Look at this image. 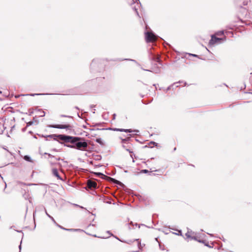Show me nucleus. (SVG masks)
Here are the masks:
<instances>
[{
	"label": "nucleus",
	"instance_id": "ea45409f",
	"mask_svg": "<svg viewBox=\"0 0 252 252\" xmlns=\"http://www.w3.org/2000/svg\"><path fill=\"white\" fill-rule=\"evenodd\" d=\"M144 70H145V71H152L151 70H149V69H143Z\"/></svg>",
	"mask_w": 252,
	"mask_h": 252
},
{
	"label": "nucleus",
	"instance_id": "58836bf2",
	"mask_svg": "<svg viewBox=\"0 0 252 252\" xmlns=\"http://www.w3.org/2000/svg\"><path fill=\"white\" fill-rule=\"evenodd\" d=\"M21 243H22V241L21 242ZM19 249H20V250H21V244L19 245Z\"/></svg>",
	"mask_w": 252,
	"mask_h": 252
},
{
	"label": "nucleus",
	"instance_id": "5701e85b",
	"mask_svg": "<svg viewBox=\"0 0 252 252\" xmlns=\"http://www.w3.org/2000/svg\"><path fill=\"white\" fill-rule=\"evenodd\" d=\"M60 117H67V118H71V119L73 118V117L72 116H67V115H61Z\"/></svg>",
	"mask_w": 252,
	"mask_h": 252
},
{
	"label": "nucleus",
	"instance_id": "f704fd0d",
	"mask_svg": "<svg viewBox=\"0 0 252 252\" xmlns=\"http://www.w3.org/2000/svg\"><path fill=\"white\" fill-rule=\"evenodd\" d=\"M150 143L152 144H154V145H157V143L156 142H153V141H151L150 142Z\"/></svg>",
	"mask_w": 252,
	"mask_h": 252
},
{
	"label": "nucleus",
	"instance_id": "412c9836",
	"mask_svg": "<svg viewBox=\"0 0 252 252\" xmlns=\"http://www.w3.org/2000/svg\"><path fill=\"white\" fill-rule=\"evenodd\" d=\"M45 155H47L48 156V157H49L50 158H55V156H53V155H51L50 154H48V153H45Z\"/></svg>",
	"mask_w": 252,
	"mask_h": 252
},
{
	"label": "nucleus",
	"instance_id": "8fccbe9b",
	"mask_svg": "<svg viewBox=\"0 0 252 252\" xmlns=\"http://www.w3.org/2000/svg\"><path fill=\"white\" fill-rule=\"evenodd\" d=\"M6 187V184L5 183V188Z\"/></svg>",
	"mask_w": 252,
	"mask_h": 252
},
{
	"label": "nucleus",
	"instance_id": "49530a36",
	"mask_svg": "<svg viewBox=\"0 0 252 252\" xmlns=\"http://www.w3.org/2000/svg\"><path fill=\"white\" fill-rule=\"evenodd\" d=\"M77 115H78V116L79 118H80V116L79 114L78 113H77Z\"/></svg>",
	"mask_w": 252,
	"mask_h": 252
},
{
	"label": "nucleus",
	"instance_id": "3c124183",
	"mask_svg": "<svg viewBox=\"0 0 252 252\" xmlns=\"http://www.w3.org/2000/svg\"><path fill=\"white\" fill-rule=\"evenodd\" d=\"M208 234H209V233H208ZM209 235L212 236V235L211 234H209Z\"/></svg>",
	"mask_w": 252,
	"mask_h": 252
},
{
	"label": "nucleus",
	"instance_id": "de8ad7c7",
	"mask_svg": "<svg viewBox=\"0 0 252 252\" xmlns=\"http://www.w3.org/2000/svg\"><path fill=\"white\" fill-rule=\"evenodd\" d=\"M91 225L93 226L94 225H93V224H90L89 225L88 227H89V226H91Z\"/></svg>",
	"mask_w": 252,
	"mask_h": 252
},
{
	"label": "nucleus",
	"instance_id": "393cba45",
	"mask_svg": "<svg viewBox=\"0 0 252 252\" xmlns=\"http://www.w3.org/2000/svg\"><path fill=\"white\" fill-rule=\"evenodd\" d=\"M132 8L135 10L137 15L139 16V13H138V11H137V9L136 8V7L134 6V7H133Z\"/></svg>",
	"mask_w": 252,
	"mask_h": 252
},
{
	"label": "nucleus",
	"instance_id": "c85d7f7f",
	"mask_svg": "<svg viewBox=\"0 0 252 252\" xmlns=\"http://www.w3.org/2000/svg\"><path fill=\"white\" fill-rule=\"evenodd\" d=\"M44 209L46 215L49 218V216H51L47 213V212L45 208H44Z\"/></svg>",
	"mask_w": 252,
	"mask_h": 252
},
{
	"label": "nucleus",
	"instance_id": "603ef678",
	"mask_svg": "<svg viewBox=\"0 0 252 252\" xmlns=\"http://www.w3.org/2000/svg\"><path fill=\"white\" fill-rule=\"evenodd\" d=\"M136 0V1H139V0Z\"/></svg>",
	"mask_w": 252,
	"mask_h": 252
},
{
	"label": "nucleus",
	"instance_id": "a878e982",
	"mask_svg": "<svg viewBox=\"0 0 252 252\" xmlns=\"http://www.w3.org/2000/svg\"><path fill=\"white\" fill-rule=\"evenodd\" d=\"M159 71H160V69H159V67H158L156 69L154 70V72H155L156 73L159 72Z\"/></svg>",
	"mask_w": 252,
	"mask_h": 252
},
{
	"label": "nucleus",
	"instance_id": "9b49d317",
	"mask_svg": "<svg viewBox=\"0 0 252 252\" xmlns=\"http://www.w3.org/2000/svg\"><path fill=\"white\" fill-rule=\"evenodd\" d=\"M52 173L54 176L56 177L58 179L63 181V178L60 176L59 173L58 172V171L57 169L56 168H53L52 170Z\"/></svg>",
	"mask_w": 252,
	"mask_h": 252
},
{
	"label": "nucleus",
	"instance_id": "c03bdc74",
	"mask_svg": "<svg viewBox=\"0 0 252 252\" xmlns=\"http://www.w3.org/2000/svg\"><path fill=\"white\" fill-rule=\"evenodd\" d=\"M75 108L78 110L79 109V108L77 107V106H75Z\"/></svg>",
	"mask_w": 252,
	"mask_h": 252
},
{
	"label": "nucleus",
	"instance_id": "20e7f679",
	"mask_svg": "<svg viewBox=\"0 0 252 252\" xmlns=\"http://www.w3.org/2000/svg\"><path fill=\"white\" fill-rule=\"evenodd\" d=\"M185 236H186L187 238H189L191 240H194L199 242H201L200 240H197V237L196 236V233L193 232L189 229H188V231L185 234Z\"/></svg>",
	"mask_w": 252,
	"mask_h": 252
},
{
	"label": "nucleus",
	"instance_id": "1a4fd4ad",
	"mask_svg": "<svg viewBox=\"0 0 252 252\" xmlns=\"http://www.w3.org/2000/svg\"><path fill=\"white\" fill-rule=\"evenodd\" d=\"M97 184L95 182L92 181V180H88L87 182V187L90 189H95L96 188Z\"/></svg>",
	"mask_w": 252,
	"mask_h": 252
},
{
	"label": "nucleus",
	"instance_id": "6ab92c4d",
	"mask_svg": "<svg viewBox=\"0 0 252 252\" xmlns=\"http://www.w3.org/2000/svg\"><path fill=\"white\" fill-rule=\"evenodd\" d=\"M124 60H128V61H130L131 62H133V63H136L137 64L139 65V64L137 62V61L135 60H132V59H124Z\"/></svg>",
	"mask_w": 252,
	"mask_h": 252
},
{
	"label": "nucleus",
	"instance_id": "cd10ccee",
	"mask_svg": "<svg viewBox=\"0 0 252 252\" xmlns=\"http://www.w3.org/2000/svg\"><path fill=\"white\" fill-rule=\"evenodd\" d=\"M175 234H176V235H181V236L182 235V231L181 230H178V233H176Z\"/></svg>",
	"mask_w": 252,
	"mask_h": 252
},
{
	"label": "nucleus",
	"instance_id": "ddd939ff",
	"mask_svg": "<svg viewBox=\"0 0 252 252\" xmlns=\"http://www.w3.org/2000/svg\"><path fill=\"white\" fill-rule=\"evenodd\" d=\"M153 60L156 62L158 63L160 65H161V64L160 63V59H159V57H158H158H153Z\"/></svg>",
	"mask_w": 252,
	"mask_h": 252
},
{
	"label": "nucleus",
	"instance_id": "bb28decb",
	"mask_svg": "<svg viewBox=\"0 0 252 252\" xmlns=\"http://www.w3.org/2000/svg\"><path fill=\"white\" fill-rule=\"evenodd\" d=\"M73 205L75 206H76V207H80V208H82V209H86L85 208H84L82 206H81L78 204H73Z\"/></svg>",
	"mask_w": 252,
	"mask_h": 252
},
{
	"label": "nucleus",
	"instance_id": "4468645a",
	"mask_svg": "<svg viewBox=\"0 0 252 252\" xmlns=\"http://www.w3.org/2000/svg\"><path fill=\"white\" fill-rule=\"evenodd\" d=\"M95 141L97 143H99V144L103 145V142L100 138H96Z\"/></svg>",
	"mask_w": 252,
	"mask_h": 252
},
{
	"label": "nucleus",
	"instance_id": "aec40b11",
	"mask_svg": "<svg viewBox=\"0 0 252 252\" xmlns=\"http://www.w3.org/2000/svg\"><path fill=\"white\" fill-rule=\"evenodd\" d=\"M49 218L52 220V221L56 224L58 225V223L56 222L52 216H49Z\"/></svg>",
	"mask_w": 252,
	"mask_h": 252
},
{
	"label": "nucleus",
	"instance_id": "37998d69",
	"mask_svg": "<svg viewBox=\"0 0 252 252\" xmlns=\"http://www.w3.org/2000/svg\"><path fill=\"white\" fill-rule=\"evenodd\" d=\"M126 151H128L129 153H131V152L129 150H128L127 149H126Z\"/></svg>",
	"mask_w": 252,
	"mask_h": 252
},
{
	"label": "nucleus",
	"instance_id": "f8f14e48",
	"mask_svg": "<svg viewBox=\"0 0 252 252\" xmlns=\"http://www.w3.org/2000/svg\"><path fill=\"white\" fill-rule=\"evenodd\" d=\"M49 94H27L26 95H31V96H34V95H49Z\"/></svg>",
	"mask_w": 252,
	"mask_h": 252
},
{
	"label": "nucleus",
	"instance_id": "7c9ffc66",
	"mask_svg": "<svg viewBox=\"0 0 252 252\" xmlns=\"http://www.w3.org/2000/svg\"><path fill=\"white\" fill-rule=\"evenodd\" d=\"M189 56H193V57H198V55H195V54H189Z\"/></svg>",
	"mask_w": 252,
	"mask_h": 252
},
{
	"label": "nucleus",
	"instance_id": "f03ea898",
	"mask_svg": "<svg viewBox=\"0 0 252 252\" xmlns=\"http://www.w3.org/2000/svg\"><path fill=\"white\" fill-rule=\"evenodd\" d=\"M146 42H152L157 40V36L152 32H146L145 33Z\"/></svg>",
	"mask_w": 252,
	"mask_h": 252
},
{
	"label": "nucleus",
	"instance_id": "f3484780",
	"mask_svg": "<svg viewBox=\"0 0 252 252\" xmlns=\"http://www.w3.org/2000/svg\"><path fill=\"white\" fill-rule=\"evenodd\" d=\"M39 116L40 117H44L45 115V113L44 111L42 110H39Z\"/></svg>",
	"mask_w": 252,
	"mask_h": 252
},
{
	"label": "nucleus",
	"instance_id": "c756f323",
	"mask_svg": "<svg viewBox=\"0 0 252 252\" xmlns=\"http://www.w3.org/2000/svg\"><path fill=\"white\" fill-rule=\"evenodd\" d=\"M128 139H129V138H126V139H123V140H122V142H123V143H125V142H126V141H127Z\"/></svg>",
	"mask_w": 252,
	"mask_h": 252
},
{
	"label": "nucleus",
	"instance_id": "4be33fe9",
	"mask_svg": "<svg viewBox=\"0 0 252 252\" xmlns=\"http://www.w3.org/2000/svg\"><path fill=\"white\" fill-rule=\"evenodd\" d=\"M249 2V0H244L243 2L244 5H248V3Z\"/></svg>",
	"mask_w": 252,
	"mask_h": 252
},
{
	"label": "nucleus",
	"instance_id": "72a5a7b5",
	"mask_svg": "<svg viewBox=\"0 0 252 252\" xmlns=\"http://www.w3.org/2000/svg\"><path fill=\"white\" fill-rule=\"evenodd\" d=\"M114 237H115V238L116 239H117V240H118L119 241H121V242H122V241H123L122 240H120V239L118 237H117V236H114Z\"/></svg>",
	"mask_w": 252,
	"mask_h": 252
},
{
	"label": "nucleus",
	"instance_id": "a19ab883",
	"mask_svg": "<svg viewBox=\"0 0 252 252\" xmlns=\"http://www.w3.org/2000/svg\"><path fill=\"white\" fill-rule=\"evenodd\" d=\"M5 124H4L3 125V128H4V129L6 128V127L5 126Z\"/></svg>",
	"mask_w": 252,
	"mask_h": 252
},
{
	"label": "nucleus",
	"instance_id": "4c0bfd02",
	"mask_svg": "<svg viewBox=\"0 0 252 252\" xmlns=\"http://www.w3.org/2000/svg\"><path fill=\"white\" fill-rule=\"evenodd\" d=\"M108 233H109L110 235H112V236H113V234L112 233H110V232L109 231H108L107 232Z\"/></svg>",
	"mask_w": 252,
	"mask_h": 252
},
{
	"label": "nucleus",
	"instance_id": "6e6552de",
	"mask_svg": "<svg viewBox=\"0 0 252 252\" xmlns=\"http://www.w3.org/2000/svg\"><path fill=\"white\" fill-rule=\"evenodd\" d=\"M114 130L121 131V132H129V133L133 132H139L138 130H136V129L132 130L131 129L115 128L114 129Z\"/></svg>",
	"mask_w": 252,
	"mask_h": 252
},
{
	"label": "nucleus",
	"instance_id": "2eb2a0df",
	"mask_svg": "<svg viewBox=\"0 0 252 252\" xmlns=\"http://www.w3.org/2000/svg\"><path fill=\"white\" fill-rule=\"evenodd\" d=\"M176 84V83H173V84H172L171 85L169 86V87H168L166 90H165V92H167L168 91L171 90L172 87Z\"/></svg>",
	"mask_w": 252,
	"mask_h": 252
},
{
	"label": "nucleus",
	"instance_id": "423d86ee",
	"mask_svg": "<svg viewBox=\"0 0 252 252\" xmlns=\"http://www.w3.org/2000/svg\"><path fill=\"white\" fill-rule=\"evenodd\" d=\"M122 242H124L128 244H130L132 242H135L136 243V245L138 247V250L135 251V252H138L139 250H141L142 248V246L141 244L140 241L139 239H135L133 241H132L131 240H128V241H123Z\"/></svg>",
	"mask_w": 252,
	"mask_h": 252
},
{
	"label": "nucleus",
	"instance_id": "f257e3e1",
	"mask_svg": "<svg viewBox=\"0 0 252 252\" xmlns=\"http://www.w3.org/2000/svg\"><path fill=\"white\" fill-rule=\"evenodd\" d=\"M47 137L53 138L56 140L58 138L66 143H70L71 144H65L67 147L73 149H76L81 151H85L88 147V143L86 140L81 137L77 136H71L65 134H51L47 135Z\"/></svg>",
	"mask_w": 252,
	"mask_h": 252
},
{
	"label": "nucleus",
	"instance_id": "473e14b6",
	"mask_svg": "<svg viewBox=\"0 0 252 252\" xmlns=\"http://www.w3.org/2000/svg\"><path fill=\"white\" fill-rule=\"evenodd\" d=\"M142 171L144 172V173H147L148 172V170H146V169H144V170H143Z\"/></svg>",
	"mask_w": 252,
	"mask_h": 252
},
{
	"label": "nucleus",
	"instance_id": "79ce46f5",
	"mask_svg": "<svg viewBox=\"0 0 252 252\" xmlns=\"http://www.w3.org/2000/svg\"><path fill=\"white\" fill-rule=\"evenodd\" d=\"M8 155H9V156H10V157H12V155H11V153H10V152H8Z\"/></svg>",
	"mask_w": 252,
	"mask_h": 252
},
{
	"label": "nucleus",
	"instance_id": "0eeeda50",
	"mask_svg": "<svg viewBox=\"0 0 252 252\" xmlns=\"http://www.w3.org/2000/svg\"><path fill=\"white\" fill-rule=\"evenodd\" d=\"M51 127L59 128V129H68L71 128V126L70 125H55L49 126Z\"/></svg>",
	"mask_w": 252,
	"mask_h": 252
},
{
	"label": "nucleus",
	"instance_id": "b1692460",
	"mask_svg": "<svg viewBox=\"0 0 252 252\" xmlns=\"http://www.w3.org/2000/svg\"><path fill=\"white\" fill-rule=\"evenodd\" d=\"M223 34V31H220L219 32H218L217 33H216V34L218 35H221Z\"/></svg>",
	"mask_w": 252,
	"mask_h": 252
},
{
	"label": "nucleus",
	"instance_id": "7ed1b4c3",
	"mask_svg": "<svg viewBox=\"0 0 252 252\" xmlns=\"http://www.w3.org/2000/svg\"><path fill=\"white\" fill-rule=\"evenodd\" d=\"M95 174L98 177H99L102 179H107L108 180L112 182L113 183H114L117 185H122L123 184L119 181H118L114 178H112L111 177L107 176L105 175H104L103 173L100 172H97L95 173Z\"/></svg>",
	"mask_w": 252,
	"mask_h": 252
},
{
	"label": "nucleus",
	"instance_id": "a18cd8bd",
	"mask_svg": "<svg viewBox=\"0 0 252 252\" xmlns=\"http://www.w3.org/2000/svg\"><path fill=\"white\" fill-rule=\"evenodd\" d=\"M50 163H51L52 165H53V164H54V163L52 161H50Z\"/></svg>",
	"mask_w": 252,
	"mask_h": 252
},
{
	"label": "nucleus",
	"instance_id": "a211bd4d",
	"mask_svg": "<svg viewBox=\"0 0 252 252\" xmlns=\"http://www.w3.org/2000/svg\"><path fill=\"white\" fill-rule=\"evenodd\" d=\"M56 225L58 226V227H60L61 228H62L63 229H64V230H65L72 231V230H73V229H66V228H64L63 227H62V226H61L59 224H58V225Z\"/></svg>",
	"mask_w": 252,
	"mask_h": 252
},
{
	"label": "nucleus",
	"instance_id": "09e8293b",
	"mask_svg": "<svg viewBox=\"0 0 252 252\" xmlns=\"http://www.w3.org/2000/svg\"><path fill=\"white\" fill-rule=\"evenodd\" d=\"M176 150V148H175L174 149V151H175Z\"/></svg>",
	"mask_w": 252,
	"mask_h": 252
},
{
	"label": "nucleus",
	"instance_id": "9d476101",
	"mask_svg": "<svg viewBox=\"0 0 252 252\" xmlns=\"http://www.w3.org/2000/svg\"><path fill=\"white\" fill-rule=\"evenodd\" d=\"M100 61L98 59H94L92 61V63H91V69H93L94 68H95L96 66H98Z\"/></svg>",
	"mask_w": 252,
	"mask_h": 252
},
{
	"label": "nucleus",
	"instance_id": "39448f33",
	"mask_svg": "<svg viewBox=\"0 0 252 252\" xmlns=\"http://www.w3.org/2000/svg\"><path fill=\"white\" fill-rule=\"evenodd\" d=\"M222 38L217 37L215 35L211 36V39L209 41V44L210 45H213L215 44H218L221 42Z\"/></svg>",
	"mask_w": 252,
	"mask_h": 252
},
{
	"label": "nucleus",
	"instance_id": "e433bc0d",
	"mask_svg": "<svg viewBox=\"0 0 252 252\" xmlns=\"http://www.w3.org/2000/svg\"><path fill=\"white\" fill-rule=\"evenodd\" d=\"M55 158V159H56V160H60L61 159L60 158H56L55 157V158Z\"/></svg>",
	"mask_w": 252,
	"mask_h": 252
},
{
	"label": "nucleus",
	"instance_id": "2f4dec72",
	"mask_svg": "<svg viewBox=\"0 0 252 252\" xmlns=\"http://www.w3.org/2000/svg\"><path fill=\"white\" fill-rule=\"evenodd\" d=\"M32 124H33V122H30L29 123H28V125H29V126H31V125H32Z\"/></svg>",
	"mask_w": 252,
	"mask_h": 252
},
{
	"label": "nucleus",
	"instance_id": "dca6fc26",
	"mask_svg": "<svg viewBox=\"0 0 252 252\" xmlns=\"http://www.w3.org/2000/svg\"><path fill=\"white\" fill-rule=\"evenodd\" d=\"M24 159L28 161H32L31 158L28 156H25L24 158Z\"/></svg>",
	"mask_w": 252,
	"mask_h": 252
},
{
	"label": "nucleus",
	"instance_id": "c9c22d12",
	"mask_svg": "<svg viewBox=\"0 0 252 252\" xmlns=\"http://www.w3.org/2000/svg\"><path fill=\"white\" fill-rule=\"evenodd\" d=\"M18 183L19 184H20V185H26L25 183H22V182H19Z\"/></svg>",
	"mask_w": 252,
	"mask_h": 252
}]
</instances>
